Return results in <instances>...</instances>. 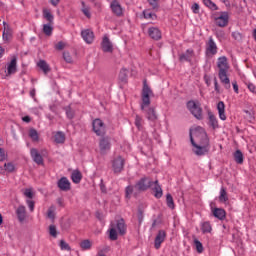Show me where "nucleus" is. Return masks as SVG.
I'll list each match as a JSON object with an SVG mask.
<instances>
[{
    "mask_svg": "<svg viewBox=\"0 0 256 256\" xmlns=\"http://www.w3.org/2000/svg\"><path fill=\"white\" fill-rule=\"evenodd\" d=\"M193 57H195V51H193V49H188L186 50L185 53L180 54L179 60L188 61L189 63H191V61L193 60Z\"/></svg>",
    "mask_w": 256,
    "mask_h": 256,
    "instance_id": "19",
    "label": "nucleus"
},
{
    "mask_svg": "<svg viewBox=\"0 0 256 256\" xmlns=\"http://www.w3.org/2000/svg\"><path fill=\"white\" fill-rule=\"evenodd\" d=\"M26 204L28 205L30 212L33 213L35 211V201L33 200H26Z\"/></svg>",
    "mask_w": 256,
    "mask_h": 256,
    "instance_id": "47",
    "label": "nucleus"
},
{
    "mask_svg": "<svg viewBox=\"0 0 256 256\" xmlns=\"http://www.w3.org/2000/svg\"><path fill=\"white\" fill-rule=\"evenodd\" d=\"M166 204L169 209H175V202L173 201V196L170 193L166 195Z\"/></svg>",
    "mask_w": 256,
    "mask_h": 256,
    "instance_id": "34",
    "label": "nucleus"
},
{
    "mask_svg": "<svg viewBox=\"0 0 256 256\" xmlns=\"http://www.w3.org/2000/svg\"><path fill=\"white\" fill-rule=\"evenodd\" d=\"M42 13H43V18L46 19L48 23H53L54 17H53V14H51V10L44 8Z\"/></svg>",
    "mask_w": 256,
    "mask_h": 256,
    "instance_id": "30",
    "label": "nucleus"
},
{
    "mask_svg": "<svg viewBox=\"0 0 256 256\" xmlns=\"http://www.w3.org/2000/svg\"><path fill=\"white\" fill-rule=\"evenodd\" d=\"M217 110H218L220 119L222 121H226L227 120V116L225 115V103L223 101L218 102Z\"/></svg>",
    "mask_w": 256,
    "mask_h": 256,
    "instance_id": "25",
    "label": "nucleus"
},
{
    "mask_svg": "<svg viewBox=\"0 0 256 256\" xmlns=\"http://www.w3.org/2000/svg\"><path fill=\"white\" fill-rule=\"evenodd\" d=\"M206 55L213 57L217 55V43L213 40V37H210L208 43H206Z\"/></svg>",
    "mask_w": 256,
    "mask_h": 256,
    "instance_id": "11",
    "label": "nucleus"
},
{
    "mask_svg": "<svg viewBox=\"0 0 256 256\" xmlns=\"http://www.w3.org/2000/svg\"><path fill=\"white\" fill-rule=\"evenodd\" d=\"M190 141L194 147L195 155L201 156L209 153V138L203 127L196 126L190 129Z\"/></svg>",
    "mask_w": 256,
    "mask_h": 256,
    "instance_id": "1",
    "label": "nucleus"
},
{
    "mask_svg": "<svg viewBox=\"0 0 256 256\" xmlns=\"http://www.w3.org/2000/svg\"><path fill=\"white\" fill-rule=\"evenodd\" d=\"M49 235H51V237H54V238L57 237V227H55V225L49 226Z\"/></svg>",
    "mask_w": 256,
    "mask_h": 256,
    "instance_id": "45",
    "label": "nucleus"
},
{
    "mask_svg": "<svg viewBox=\"0 0 256 256\" xmlns=\"http://www.w3.org/2000/svg\"><path fill=\"white\" fill-rule=\"evenodd\" d=\"M80 247L83 251H89L93 247V243L90 240H83L80 242Z\"/></svg>",
    "mask_w": 256,
    "mask_h": 256,
    "instance_id": "33",
    "label": "nucleus"
},
{
    "mask_svg": "<svg viewBox=\"0 0 256 256\" xmlns=\"http://www.w3.org/2000/svg\"><path fill=\"white\" fill-rule=\"evenodd\" d=\"M212 214L216 219H219L220 221H223L227 216V212H225V210L222 208L212 209Z\"/></svg>",
    "mask_w": 256,
    "mask_h": 256,
    "instance_id": "21",
    "label": "nucleus"
},
{
    "mask_svg": "<svg viewBox=\"0 0 256 256\" xmlns=\"http://www.w3.org/2000/svg\"><path fill=\"white\" fill-rule=\"evenodd\" d=\"M248 89L251 91V93H256V86L253 83L248 84Z\"/></svg>",
    "mask_w": 256,
    "mask_h": 256,
    "instance_id": "54",
    "label": "nucleus"
},
{
    "mask_svg": "<svg viewBox=\"0 0 256 256\" xmlns=\"http://www.w3.org/2000/svg\"><path fill=\"white\" fill-rule=\"evenodd\" d=\"M66 115H67L68 119H73L75 112L71 109V107H68L66 109Z\"/></svg>",
    "mask_w": 256,
    "mask_h": 256,
    "instance_id": "50",
    "label": "nucleus"
},
{
    "mask_svg": "<svg viewBox=\"0 0 256 256\" xmlns=\"http://www.w3.org/2000/svg\"><path fill=\"white\" fill-rule=\"evenodd\" d=\"M208 117L210 127L213 129H219V121L217 120V117H215L211 112L208 113Z\"/></svg>",
    "mask_w": 256,
    "mask_h": 256,
    "instance_id": "26",
    "label": "nucleus"
},
{
    "mask_svg": "<svg viewBox=\"0 0 256 256\" xmlns=\"http://www.w3.org/2000/svg\"><path fill=\"white\" fill-rule=\"evenodd\" d=\"M219 201L220 203H227V201H229V196H227V190L224 187L220 189Z\"/></svg>",
    "mask_w": 256,
    "mask_h": 256,
    "instance_id": "31",
    "label": "nucleus"
},
{
    "mask_svg": "<svg viewBox=\"0 0 256 256\" xmlns=\"http://www.w3.org/2000/svg\"><path fill=\"white\" fill-rule=\"evenodd\" d=\"M134 191H137L136 189H135V186H128L127 188H126V197H129L130 195H133V192Z\"/></svg>",
    "mask_w": 256,
    "mask_h": 256,
    "instance_id": "48",
    "label": "nucleus"
},
{
    "mask_svg": "<svg viewBox=\"0 0 256 256\" xmlns=\"http://www.w3.org/2000/svg\"><path fill=\"white\" fill-rule=\"evenodd\" d=\"M151 97H153V90H151L149 85H147V82L144 81L142 89L141 110L145 112L146 119H148V121H157L155 108L149 107V105H151Z\"/></svg>",
    "mask_w": 256,
    "mask_h": 256,
    "instance_id": "2",
    "label": "nucleus"
},
{
    "mask_svg": "<svg viewBox=\"0 0 256 256\" xmlns=\"http://www.w3.org/2000/svg\"><path fill=\"white\" fill-rule=\"evenodd\" d=\"M16 215H17L18 221L20 223H23V221L27 219V208H25L24 205L18 206V208L16 209Z\"/></svg>",
    "mask_w": 256,
    "mask_h": 256,
    "instance_id": "16",
    "label": "nucleus"
},
{
    "mask_svg": "<svg viewBox=\"0 0 256 256\" xmlns=\"http://www.w3.org/2000/svg\"><path fill=\"white\" fill-rule=\"evenodd\" d=\"M35 93H36L35 88H33L32 90H30V96H31L33 99H35Z\"/></svg>",
    "mask_w": 256,
    "mask_h": 256,
    "instance_id": "64",
    "label": "nucleus"
},
{
    "mask_svg": "<svg viewBox=\"0 0 256 256\" xmlns=\"http://www.w3.org/2000/svg\"><path fill=\"white\" fill-rule=\"evenodd\" d=\"M37 66L47 75L49 71H51V68L49 67V64L45 60H40L37 64Z\"/></svg>",
    "mask_w": 256,
    "mask_h": 256,
    "instance_id": "29",
    "label": "nucleus"
},
{
    "mask_svg": "<svg viewBox=\"0 0 256 256\" xmlns=\"http://www.w3.org/2000/svg\"><path fill=\"white\" fill-rule=\"evenodd\" d=\"M152 185L154 187L152 188L154 191V196L156 199H161L163 197V189L161 188V185H159V181L152 182Z\"/></svg>",
    "mask_w": 256,
    "mask_h": 256,
    "instance_id": "22",
    "label": "nucleus"
},
{
    "mask_svg": "<svg viewBox=\"0 0 256 256\" xmlns=\"http://www.w3.org/2000/svg\"><path fill=\"white\" fill-rule=\"evenodd\" d=\"M58 187H59V189H61V191H65V177H62L58 181Z\"/></svg>",
    "mask_w": 256,
    "mask_h": 256,
    "instance_id": "49",
    "label": "nucleus"
},
{
    "mask_svg": "<svg viewBox=\"0 0 256 256\" xmlns=\"http://www.w3.org/2000/svg\"><path fill=\"white\" fill-rule=\"evenodd\" d=\"M148 35L151 37V39L159 41V39H161V30H159L157 27H150L148 29Z\"/></svg>",
    "mask_w": 256,
    "mask_h": 256,
    "instance_id": "20",
    "label": "nucleus"
},
{
    "mask_svg": "<svg viewBox=\"0 0 256 256\" xmlns=\"http://www.w3.org/2000/svg\"><path fill=\"white\" fill-rule=\"evenodd\" d=\"M203 3H204V5H206V7H208L212 11H217V9H219L217 7V4L213 3V1H211V0H203Z\"/></svg>",
    "mask_w": 256,
    "mask_h": 256,
    "instance_id": "36",
    "label": "nucleus"
},
{
    "mask_svg": "<svg viewBox=\"0 0 256 256\" xmlns=\"http://www.w3.org/2000/svg\"><path fill=\"white\" fill-rule=\"evenodd\" d=\"M17 73V56H13L11 61L7 64L6 76L15 75Z\"/></svg>",
    "mask_w": 256,
    "mask_h": 256,
    "instance_id": "13",
    "label": "nucleus"
},
{
    "mask_svg": "<svg viewBox=\"0 0 256 256\" xmlns=\"http://www.w3.org/2000/svg\"><path fill=\"white\" fill-rule=\"evenodd\" d=\"M42 31L46 37H51L53 35V23L44 24Z\"/></svg>",
    "mask_w": 256,
    "mask_h": 256,
    "instance_id": "27",
    "label": "nucleus"
},
{
    "mask_svg": "<svg viewBox=\"0 0 256 256\" xmlns=\"http://www.w3.org/2000/svg\"><path fill=\"white\" fill-rule=\"evenodd\" d=\"M82 13H83L86 17H88V19H89V17H91L90 9H89V7L85 6V2H82Z\"/></svg>",
    "mask_w": 256,
    "mask_h": 256,
    "instance_id": "43",
    "label": "nucleus"
},
{
    "mask_svg": "<svg viewBox=\"0 0 256 256\" xmlns=\"http://www.w3.org/2000/svg\"><path fill=\"white\" fill-rule=\"evenodd\" d=\"M59 1L61 0H50L51 5H53L54 7H57V5H59Z\"/></svg>",
    "mask_w": 256,
    "mask_h": 256,
    "instance_id": "61",
    "label": "nucleus"
},
{
    "mask_svg": "<svg viewBox=\"0 0 256 256\" xmlns=\"http://www.w3.org/2000/svg\"><path fill=\"white\" fill-rule=\"evenodd\" d=\"M7 159V154H5V150L0 148V161H5Z\"/></svg>",
    "mask_w": 256,
    "mask_h": 256,
    "instance_id": "53",
    "label": "nucleus"
},
{
    "mask_svg": "<svg viewBox=\"0 0 256 256\" xmlns=\"http://www.w3.org/2000/svg\"><path fill=\"white\" fill-rule=\"evenodd\" d=\"M194 245L196 247L197 253H201L203 251V244L198 239H194Z\"/></svg>",
    "mask_w": 256,
    "mask_h": 256,
    "instance_id": "41",
    "label": "nucleus"
},
{
    "mask_svg": "<svg viewBox=\"0 0 256 256\" xmlns=\"http://www.w3.org/2000/svg\"><path fill=\"white\" fill-rule=\"evenodd\" d=\"M125 167V159L121 156H116L112 160V169L114 173H121Z\"/></svg>",
    "mask_w": 256,
    "mask_h": 256,
    "instance_id": "7",
    "label": "nucleus"
},
{
    "mask_svg": "<svg viewBox=\"0 0 256 256\" xmlns=\"http://www.w3.org/2000/svg\"><path fill=\"white\" fill-rule=\"evenodd\" d=\"M101 49L103 53H111L113 51V42L109 39V36L104 35L101 41Z\"/></svg>",
    "mask_w": 256,
    "mask_h": 256,
    "instance_id": "10",
    "label": "nucleus"
},
{
    "mask_svg": "<svg viewBox=\"0 0 256 256\" xmlns=\"http://www.w3.org/2000/svg\"><path fill=\"white\" fill-rule=\"evenodd\" d=\"M81 37L88 45H91L95 40V34L90 29L82 30Z\"/></svg>",
    "mask_w": 256,
    "mask_h": 256,
    "instance_id": "14",
    "label": "nucleus"
},
{
    "mask_svg": "<svg viewBox=\"0 0 256 256\" xmlns=\"http://www.w3.org/2000/svg\"><path fill=\"white\" fill-rule=\"evenodd\" d=\"M149 187H153V181L150 178L144 177L141 178L135 185L134 189L136 191H147Z\"/></svg>",
    "mask_w": 256,
    "mask_h": 256,
    "instance_id": "6",
    "label": "nucleus"
},
{
    "mask_svg": "<svg viewBox=\"0 0 256 256\" xmlns=\"http://www.w3.org/2000/svg\"><path fill=\"white\" fill-rule=\"evenodd\" d=\"M6 173H13L15 171V164L8 162L4 164Z\"/></svg>",
    "mask_w": 256,
    "mask_h": 256,
    "instance_id": "38",
    "label": "nucleus"
},
{
    "mask_svg": "<svg viewBox=\"0 0 256 256\" xmlns=\"http://www.w3.org/2000/svg\"><path fill=\"white\" fill-rule=\"evenodd\" d=\"M232 87L235 93H239V85H237V81L232 82Z\"/></svg>",
    "mask_w": 256,
    "mask_h": 256,
    "instance_id": "59",
    "label": "nucleus"
},
{
    "mask_svg": "<svg viewBox=\"0 0 256 256\" xmlns=\"http://www.w3.org/2000/svg\"><path fill=\"white\" fill-rule=\"evenodd\" d=\"M120 77L121 79H125L127 77V69L122 68V70L120 71Z\"/></svg>",
    "mask_w": 256,
    "mask_h": 256,
    "instance_id": "56",
    "label": "nucleus"
},
{
    "mask_svg": "<svg viewBox=\"0 0 256 256\" xmlns=\"http://www.w3.org/2000/svg\"><path fill=\"white\" fill-rule=\"evenodd\" d=\"M7 173V170H5V167L0 166V175H5Z\"/></svg>",
    "mask_w": 256,
    "mask_h": 256,
    "instance_id": "63",
    "label": "nucleus"
},
{
    "mask_svg": "<svg viewBox=\"0 0 256 256\" xmlns=\"http://www.w3.org/2000/svg\"><path fill=\"white\" fill-rule=\"evenodd\" d=\"M4 25V31H3V39L4 41H10L11 37L13 35V31L9 27V24L6 22H3Z\"/></svg>",
    "mask_w": 256,
    "mask_h": 256,
    "instance_id": "23",
    "label": "nucleus"
},
{
    "mask_svg": "<svg viewBox=\"0 0 256 256\" xmlns=\"http://www.w3.org/2000/svg\"><path fill=\"white\" fill-rule=\"evenodd\" d=\"M29 137L32 139V141H39V133H37V130L35 129H30Z\"/></svg>",
    "mask_w": 256,
    "mask_h": 256,
    "instance_id": "39",
    "label": "nucleus"
},
{
    "mask_svg": "<svg viewBox=\"0 0 256 256\" xmlns=\"http://www.w3.org/2000/svg\"><path fill=\"white\" fill-rule=\"evenodd\" d=\"M159 0H148V3L153 7V9H157Z\"/></svg>",
    "mask_w": 256,
    "mask_h": 256,
    "instance_id": "52",
    "label": "nucleus"
},
{
    "mask_svg": "<svg viewBox=\"0 0 256 256\" xmlns=\"http://www.w3.org/2000/svg\"><path fill=\"white\" fill-rule=\"evenodd\" d=\"M191 9H192L193 13H195V14L199 13V4H197V3L193 4Z\"/></svg>",
    "mask_w": 256,
    "mask_h": 256,
    "instance_id": "55",
    "label": "nucleus"
},
{
    "mask_svg": "<svg viewBox=\"0 0 256 256\" xmlns=\"http://www.w3.org/2000/svg\"><path fill=\"white\" fill-rule=\"evenodd\" d=\"M71 189V182L68 179H65V191H69Z\"/></svg>",
    "mask_w": 256,
    "mask_h": 256,
    "instance_id": "57",
    "label": "nucleus"
},
{
    "mask_svg": "<svg viewBox=\"0 0 256 256\" xmlns=\"http://www.w3.org/2000/svg\"><path fill=\"white\" fill-rule=\"evenodd\" d=\"M71 179L73 183H75L76 185H79V183H81V180L83 179V174L81 173V171L77 169L73 170L71 173Z\"/></svg>",
    "mask_w": 256,
    "mask_h": 256,
    "instance_id": "24",
    "label": "nucleus"
},
{
    "mask_svg": "<svg viewBox=\"0 0 256 256\" xmlns=\"http://www.w3.org/2000/svg\"><path fill=\"white\" fill-rule=\"evenodd\" d=\"M54 143L61 144L65 143V134L61 131H58L53 136Z\"/></svg>",
    "mask_w": 256,
    "mask_h": 256,
    "instance_id": "28",
    "label": "nucleus"
},
{
    "mask_svg": "<svg viewBox=\"0 0 256 256\" xmlns=\"http://www.w3.org/2000/svg\"><path fill=\"white\" fill-rule=\"evenodd\" d=\"M65 61L66 63H73V58H71L69 55H66Z\"/></svg>",
    "mask_w": 256,
    "mask_h": 256,
    "instance_id": "62",
    "label": "nucleus"
},
{
    "mask_svg": "<svg viewBox=\"0 0 256 256\" xmlns=\"http://www.w3.org/2000/svg\"><path fill=\"white\" fill-rule=\"evenodd\" d=\"M214 89L216 93H220L219 83L217 82V78L214 79Z\"/></svg>",
    "mask_w": 256,
    "mask_h": 256,
    "instance_id": "58",
    "label": "nucleus"
},
{
    "mask_svg": "<svg viewBox=\"0 0 256 256\" xmlns=\"http://www.w3.org/2000/svg\"><path fill=\"white\" fill-rule=\"evenodd\" d=\"M93 131L96 135H104L105 134V124L101 119H95L92 123Z\"/></svg>",
    "mask_w": 256,
    "mask_h": 256,
    "instance_id": "12",
    "label": "nucleus"
},
{
    "mask_svg": "<svg viewBox=\"0 0 256 256\" xmlns=\"http://www.w3.org/2000/svg\"><path fill=\"white\" fill-rule=\"evenodd\" d=\"M201 230H202V233H211L212 231L211 224L209 222L202 223Z\"/></svg>",
    "mask_w": 256,
    "mask_h": 256,
    "instance_id": "37",
    "label": "nucleus"
},
{
    "mask_svg": "<svg viewBox=\"0 0 256 256\" xmlns=\"http://www.w3.org/2000/svg\"><path fill=\"white\" fill-rule=\"evenodd\" d=\"M110 7L114 15H117V17H121V15H123V8L121 7V4H119L117 0L112 1L110 4Z\"/></svg>",
    "mask_w": 256,
    "mask_h": 256,
    "instance_id": "18",
    "label": "nucleus"
},
{
    "mask_svg": "<svg viewBox=\"0 0 256 256\" xmlns=\"http://www.w3.org/2000/svg\"><path fill=\"white\" fill-rule=\"evenodd\" d=\"M234 160L238 163V165H243V152L241 150H236L234 152Z\"/></svg>",
    "mask_w": 256,
    "mask_h": 256,
    "instance_id": "32",
    "label": "nucleus"
},
{
    "mask_svg": "<svg viewBox=\"0 0 256 256\" xmlns=\"http://www.w3.org/2000/svg\"><path fill=\"white\" fill-rule=\"evenodd\" d=\"M143 15H144V19H151L152 21H155V19H157V15L151 12V10H144Z\"/></svg>",
    "mask_w": 256,
    "mask_h": 256,
    "instance_id": "35",
    "label": "nucleus"
},
{
    "mask_svg": "<svg viewBox=\"0 0 256 256\" xmlns=\"http://www.w3.org/2000/svg\"><path fill=\"white\" fill-rule=\"evenodd\" d=\"M22 121H24V123H31V117H29V116H24V117L22 118Z\"/></svg>",
    "mask_w": 256,
    "mask_h": 256,
    "instance_id": "60",
    "label": "nucleus"
},
{
    "mask_svg": "<svg viewBox=\"0 0 256 256\" xmlns=\"http://www.w3.org/2000/svg\"><path fill=\"white\" fill-rule=\"evenodd\" d=\"M117 231L119 235H125L127 226L125 225V221L123 219L119 220L116 224H111L109 230V239H111V241H117Z\"/></svg>",
    "mask_w": 256,
    "mask_h": 256,
    "instance_id": "4",
    "label": "nucleus"
},
{
    "mask_svg": "<svg viewBox=\"0 0 256 256\" xmlns=\"http://www.w3.org/2000/svg\"><path fill=\"white\" fill-rule=\"evenodd\" d=\"M99 149L101 155H107V153H109V151L111 150V138H101L99 142Z\"/></svg>",
    "mask_w": 256,
    "mask_h": 256,
    "instance_id": "9",
    "label": "nucleus"
},
{
    "mask_svg": "<svg viewBox=\"0 0 256 256\" xmlns=\"http://www.w3.org/2000/svg\"><path fill=\"white\" fill-rule=\"evenodd\" d=\"M135 125H136L137 129H143V118H141V116L136 115Z\"/></svg>",
    "mask_w": 256,
    "mask_h": 256,
    "instance_id": "40",
    "label": "nucleus"
},
{
    "mask_svg": "<svg viewBox=\"0 0 256 256\" xmlns=\"http://www.w3.org/2000/svg\"><path fill=\"white\" fill-rule=\"evenodd\" d=\"M30 155L34 162H36L37 165H43V156L39 153V150L32 148L30 150Z\"/></svg>",
    "mask_w": 256,
    "mask_h": 256,
    "instance_id": "17",
    "label": "nucleus"
},
{
    "mask_svg": "<svg viewBox=\"0 0 256 256\" xmlns=\"http://www.w3.org/2000/svg\"><path fill=\"white\" fill-rule=\"evenodd\" d=\"M165 237H167V234L165 233V231L160 230L154 240L155 249H161V244L165 241Z\"/></svg>",
    "mask_w": 256,
    "mask_h": 256,
    "instance_id": "15",
    "label": "nucleus"
},
{
    "mask_svg": "<svg viewBox=\"0 0 256 256\" xmlns=\"http://www.w3.org/2000/svg\"><path fill=\"white\" fill-rule=\"evenodd\" d=\"M23 194H24L25 197L28 198V200L33 199V197H34L33 189H31V188L25 189Z\"/></svg>",
    "mask_w": 256,
    "mask_h": 256,
    "instance_id": "42",
    "label": "nucleus"
},
{
    "mask_svg": "<svg viewBox=\"0 0 256 256\" xmlns=\"http://www.w3.org/2000/svg\"><path fill=\"white\" fill-rule=\"evenodd\" d=\"M47 218L52 219V220L55 219V208L54 207H50L48 209Z\"/></svg>",
    "mask_w": 256,
    "mask_h": 256,
    "instance_id": "46",
    "label": "nucleus"
},
{
    "mask_svg": "<svg viewBox=\"0 0 256 256\" xmlns=\"http://www.w3.org/2000/svg\"><path fill=\"white\" fill-rule=\"evenodd\" d=\"M55 51H63L65 49V42L59 41L54 45Z\"/></svg>",
    "mask_w": 256,
    "mask_h": 256,
    "instance_id": "44",
    "label": "nucleus"
},
{
    "mask_svg": "<svg viewBox=\"0 0 256 256\" xmlns=\"http://www.w3.org/2000/svg\"><path fill=\"white\" fill-rule=\"evenodd\" d=\"M217 67L219 69L218 77L221 83H223L225 89H231V80L227 75V73H229V62L227 61V57L225 56L219 57L217 62Z\"/></svg>",
    "mask_w": 256,
    "mask_h": 256,
    "instance_id": "3",
    "label": "nucleus"
},
{
    "mask_svg": "<svg viewBox=\"0 0 256 256\" xmlns=\"http://www.w3.org/2000/svg\"><path fill=\"white\" fill-rule=\"evenodd\" d=\"M187 109L199 121L203 119V109L201 108V104L196 103L195 101H189L187 103Z\"/></svg>",
    "mask_w": 256,
    "mask_h": 256,
    "instance_id": "5",
    "label": "nucleus"
},
{
    "mask_svg": "<svg viewBox=\"0 0 256 256\" xmlns=\"http://www.w3.org/2000/svg\"><path fill=\"white\" fill-rule=\"evenodd\" d=\"M232 37L236 41H241V39H243V35H241L239 32H232Z\"/></svg>",
    "mask_w": 256,
    "mask_h": 256,
    "instance_id": "51",
    "label": "nucleus"
},
{
    "mask_svg": "<svg viewBox=\"0 0 256 256\" xmlns=\"http://www.w3.org/2000/svg\"><path fill=\"white\" fill-rule=\"evenodd\" d=\"M215 23L218 27H227L229 25V12H220L215 17Z\"/></svg>",
    "mask_w": 256,
    "mask_h": 256,
    "instance_id": "8",
    "label": "nucleus"
}]
</instances>
